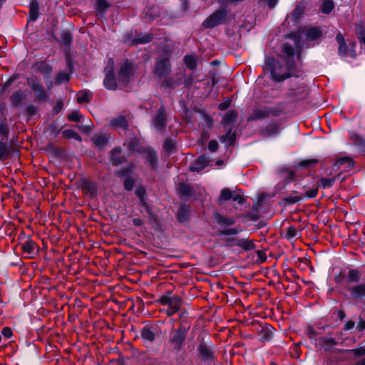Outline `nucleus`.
Wrapping results in <instances>:
<instances>
[{"mask_svg": "<svg viewBox=\"0 0 365 365\" xmlns=\"http://www.w3.org/2000/svg\"><path fill=\"white\" fill-rule=\"evenodd\" d=\"M262 132L266 136H271L279 133V128L277 123H272L264 128Z\"/></svg>", "mask_w": 365, "mask_h": 365, "instance_id": "nucleus-30", "label": "nucleus"}, {"mask_svg": "<svg viewBox=\"0 0 365 365\" xmlns=\"http://www.w3.org/2000/svg\"><path fill=\"white\" fill-rule=\"evenodd\" d=\"M320 182L322 187H330L333 185L334 180L331 178H322Z\"/></svg>", "mask_w": 365, "mask_h": 365, "instance_id": "nucleus-56", "label": "nucleus"}, {"mask_svg": "<svg viewBox=\"0 0 365 365\" xmlns=\"http://www.w3.org/2000/svg\"><path fill=\"white\" fill-rule=\"evenodd\" d=\"M128 148L130 149V150H136V151H138V140H135V139H133V140H131L129 143H128Z\"/></svg>", "mask_w": 365, "mask_h": 365, "instance_id": "nucleus-63", "label": "nucleus"}, {"mask_svg": "<svg viewBox=\"0 0 365 365\" xmlns=\"http://www.w3.org/2000/svg\"><path fill=\"white\" fill-rule=\"evenodd\" d=\"M155 128L160 132L165 127V115L163 108H160L153 120Z\"/></svg>", "mask_w": 365, "mask_h": 365, "instance_id": "nucleus-18", "label": "nucleus"}, {"mask_svg": "<svg viewBox=\"0 0 365 365\" xmlns=\"http://www.w3.org/2000/svg\"><path fill=\"white\" fill-rule=\"evenodd\" d=\"M170 71V65L169 63V58L165 54V56L159 58L157 61L155 73L159 77L167 76Z\"/></svg>", "mask_w": 365, "mask_h": 365, "instance_id": "nucleus-7", "label": "nucleus"}, {"mask_svg": "<svg viewBox=\"0 0 365 365\" xmlns=\"http://www.w3.org/2000/svg\"><path fill=\"white\" fill-rule=\"evenodd\" d=\"M237 120V113L235 110H229L225 114L223 123L227 125H230Z\"/></svg>", "mask_w": 365, "mask_h": 365, "instance_id": "nucleus-28", "label": "nucleus"}, {"mask_svg": "<svg viewBox=\"0 0 365 365\" xmlns=\"http://www.w3.org/2000/svg\"><path fill=\"white\" fill-rule=\"evenodd\" d=\"M218 148V143L216 140H211L208 144V149L211 152H215Z\"/></svg>", "mask_w": 365, "mask_h": 365, "instance_id": "nucleus-64", "label": "nucleus"}, {"mask_svg": "<svg viewBox=\"0 0 365 365\" xmlns=\"http://www.w3.org/2000/svg\"><path fill=\"white\" fill-rule=\"evenodd\" d=\"M160 335V329L157 325H147L141 330V337L145 341H153L158 339Z\"/></svg>", "mask_w": 365, "mask_h": 365, "instance_id": "nucleus-6", "label": "nucleus"}, {"mask_svg": "<svg viewBox=\"0 0 365 365\" xmlns=\"http://www.w3.org/2000/svg\"><path fill=\"white\" fill-rule=\"evenodd\" d=\"M21 249L25 254L32 256L36 252L37 245L31 239H27L21 244Z\"/></svg>", "mask_w": 365, "mask_h": 365, "instance_id": "nucleus-19", "label": "nucleus"}, {"mask_svg": "<svg viewBox=\"0 0 365 365\" xmlns=\"http://www.w3.org/2000/svg\"><path fill=\"white\" fill-rule=\"evenodd\" d=\"M215 220L220 225H232L235 223V220L232 218L224 217L220 215H215Z\"/></svg>", "mask_w": 365, "mask_h": 365, "instance_id": "nucleus-40", "label": "nucleus"}, {"mask_svg": "<svg viewBox=\"0 0 365 365\" xmlns=\"http://www.w3.org/2000/svg\"><path fill=\"white\" fill-rule=\"evenodd\" d=\"M308 349H314L320 355L328 356L330 354L335 352L334 345L337 344H312L314 348L309 346V344H305Z\"/></svg>", "mask_w": 365, "mask_h": 365, "instance_id": "nucleus-9", "label": "nucleus"}, {"mask_svg": "<svg viewBox=\"0 0 365 365\" xmlns=\"http://www.w3.org/2000/svg\"><path fill=\"white\" fill-rule=\"evenodd\" d=\"M302 199V195H299L297 192L294 191L290 195L285 197L283 201L289 205L294 204L299 202Z\"/></svg>", "mask_w": 365, "mask_h": 365, "instance_id": "nucleus-32", "label": "nucleus"}, {"mask_svg": "<svg viewBox=\"0 0 365 365\" xmlns=\"http://www.w3.org/2000/svg\"><path fill=\"white\" fill-rule=\"evenodd\" d=\"M63 135L68 138H73L78 141L81 140V137L75 130L71 129H66L63 131Z\"/></svg>", "mask_w": 365, "mask_h": 365, "instance_id": "nucleus-42", "label": "nucleus"}, {"mask_svg": "<svg viewBox=\"0 0 365 365\" xmlns=\"http://www.w3.org/2000/svg\"><path fill=\"white\" fill-rule=\"evenodd\" d=\"M178 192L182 197L187 196L191 193V188L190 186L185 184H180L178 187Z\"/></svg>", "mask_w": 365, "mask_h": 365, "instance_id": "nucleus-43", "label": "nucleus"}, {"mask_svg": "<svg viewBox=\"0 0 365 365\" xmlns=\"http://www.w3.org/2000/svg\"><path fill=\"white\" fill-rule=\"evenodd\" d=\"M111 160L114 165H119L123 162L122 158L120 157V149L115 148L112 150L111 153Z\"/></svg>", "mask_w": 365, "mask_h": 365, "instance_id": "nucleus-36", "label": "nucleus"}, {"mask_svg": "<svg viewBox=\"0 0 365 365\" xmlns=\"http://www.w3.org/2000/svg\"><path fill=\"white\" fill-rule=\"evenodd\" d=\"M190 215V207L182 205L178 210L177 219L180 222H185L188 220Z\"/></svg>", "mask_w": 365, "mask_h": 365, "instance_id": "nucleus-22", "label": "nucleus"}, {"mask_svg": "<svg viewBox=\"0 0 365 365\" xmlns=\"http://www.w3.org/2000/svg\"><path fill=\"white\" fill-rule=\"evenodd\" d=\"M345 290L348 293V299L354 302H360L365 299V282L354 285H346Z\"/></svg>", "mask_w": 365, "mask_h": 365, "instance_id": "nucleus-2", "label": "nucleus"}, {"mask_svg": "<svg viewBox=\"0 0 365 365\" xmlns=\"http://www.w3.org/2000/svg\"><path fill=\"white\" fill-rule=\"evenodd\" d=\"M114 65L113 59L109 58L104 69L105 78L103 80V85L107 89L112 91L117 88V81L114 76Z\"/></svg>", "mask_w": 365, "mask_h": 365, "instance_id": "nucleus-1", "label": "nucleus"}, {"mask_svg": "<svg viewBox=\"0 0 365 365\" xmlns=\"http://www.w3.org/2000/svg\"><path fill=\"white\" fill-rule=\"evenodd\" d=\"M91 98V93L88 91H85L78 96L77 101L79 103L89 102Z\"/></svg>", "mask_w": 365, "mask_h": 365, "instance_id": "nucleus-47", "label": "nucleus"}, {"mask_svg": "<svg viewBox=\"0 0 365 365\" xmlns=\"http://www.w3.org/2000/svg\"><path fill=\"white\" fill-rule=\"evenodd\" d=\"M235 134L232 132V128H229L226 134L220 138L221 142L227 146L232 145L235 143Z\"/></svg>", "mask_w": 365, "mask_h": 365, "instance_id": "nucleus-25", "label": "nucleus"}, {"mask_svg": "<svg viewBox=\"0 0 365 365\" xmlns=\"http://www.w3.org/2000/svg\"><path fill=\"white\" fill-rule=\"evenodd\" d=\"M30 19L32 21H36L38 16V4L36 1H32L30 4V12H29Z\"/></svg>", "mask_w": 365, "mask_h": 365, "instance_id": "nucleus-35", "label": "nucleus"}, {"mask_svg": "<svg viewBox=\"0 0 365 365\" xmlns=\"http://www.w3.org/2000/svg\"><path fill=\"white\" fill-rule=\"evenodd\" d=\"M145 159L146 163L149 166L155 168L157 163V155L156 153L150 149L145 151Z\"/></svg>", "mask_w": 365, "mask_h": 365, "instance_id": "nucleus-27", "label": "nucleus"}, {"mask_svg": "<svg viewBox=\"0 0 365 365\" xmlns=\"http://www.w3.org/2000/svg\"><path fill=\"white\" fill-rule=\"evenodd\" d=\"M172 300V297H170L168 295H163L160 298V303L163 305H169L170 303V301Z\"/></svg>", "mask_w": 365, "mask_h": 365, "instance_id": "nucleus-60", "label": "nucleus"}, {"mask_svg": "<svg viewBox=\"0 0 365 365\" xmlns=\"http://www.w3.org/2000/svg\"><path fill=\"white\" fill-rule=\"evenodd\" d=\"M199 356L200 360L206 361H213L215 359L214 352L206 346V344H200Z\"/></svg>", "mask_w": 365, "mask_h": 365, "instance_id": "nucleus-13", "label": "nucleus"}, {"mask_svg": "<svg viewBox=\"0 0 365 365\" xmlns=\"http://www.w3.org/2000/svg\"><path fill=\"white\" fill-rule=\"evenodd\" d=\"M337 351L340 353H350L352 357V365H365V345L351 349H338Z\"/></svg>", "mask_w": 365, "mask_h": 365, "instance_id": "nucleus-3", "label": "nucleus"}, {"mask_svg": "<svg viewBox=\"0 0 365 365\" xmlns=\"http://www.w3.org/2000/svg\"><path fill=\"white\" fill-rule=\"evenodd\" d=\"M165 83L168 87L174 88L175 86L180 85L181 83V78L177 81H173L171 79H169V80L166 81V82Z\"/></svg>", "mask_w": 365, "mask_h": 365, "instance_id": "nucleus-61", "label": "nucleus"}, {"mask_svg": "<svg viewBox=\"0 0 365 365\" xmlns=\"http://www.w3.org/2000/svg\"><path fill=\"white\" fill-rule=\"evenodd\" d=\"M354 165V161L349 157H343L339 158L333 165L335 170H348Z\"/></svg>", "mask_w": 365, "mask_h": 365, "instance_id": "nucleus-14", "label": "nucleus"}, {"mask_svg": "<svg viewBox=\"0 0 365 365\" xmlns=\"http://www.w3.org/2000/svg\"><path fill=\"white\" fill-rule=\"evenodd\" d=\"M175 147V142L172 139H166L163 144V148L165 151L171 152Z\"/></svg>", "mask_w": 365, "mask_h": 365, "instance_id": "nucleus-51", "label": "nucleus"}, {"mask_svg": "<svg viewBox=\"0 0 365 365\" xmlns=\"http://www.w3.org/2000/svg\"><path fill=\"white\" fill-rule=\"evenodd\" d=\"M298 232L294 226H289L286 229L285 236L288 239H293L297 237Z\"/></svg>", "mask_w": 365, "mask_h": 365, "instance_id": "nucleus-46", "label": "nucleus"}, {"mask_svg": "<svg viewBox=\"0 0 365 365\" xmlns=\"http://www.w3.org/2000/svg\"><path fill=\"white\" fill-rule=\"evenodd\" d=\"M184 62L190 69H193L196 66L195 60L192 56H185L184 57Z\"/></svg>", "mask_w": 365, "mask_h": 365, "instance_id": "nucleus-48", "label": "nucleus"}, {"mask_svg": "<svg viewBox=\"0 0 365 365\" xmlns=\"http://www.w3.org/2000/svg\"><path fill=\"white\" fill-rule=\"evenodd\" d=\"M336 40L339 43V53L340 56L346 57V56H353L352 54L349 53L347 51L344 50V47H346V43L344 38V36L341 33H339L336 36Z\"/></svg>", "mask_w": 365, "mask_h": 365, "instance_id": "nucleus-24", "label": "nucleus"}, {"mask_svg": "<svg viewBox=\"0 0 365 365\" xmlns=\"http://www.w3.org/2000/svg\"><path fill=\"white\" fill-rule=\"evenodd\" d=\"M110 6V4L106 0H96V9L101 14H104Z\"/></svg>", "mask_w": 365, "mask_h": 365, "instance_id": "nucleus-31", "label": "nucleus"}, {"mask_svg": "<svg viewBox=\"0 0 365 365\" xmlns=\"http://www.w3.org/2000/svg\"><path fill=\"white\" fill-rule=\"evenodd\" d=\"M282 51L287 66L289 68H292L294 66L293 58L294 55L293 47L287 43H284L282 47Z\"/></svg>", "mask_w": 365, "mask_h": 365, "instance_id": "nucleus-15", "label": "nucleus"}, {"mask_svg": "<svg viewBox=\"0 0 365 365\" xmlns=\"http://www.w3.org/2000/svg\"><path fill=\"white\" fill-rule=\"evenodd\" d=\"M234 192L227 188L222 190L220 195V200H228L232 199Z\"/></svg>", "mask_w": 365, "mask_h": 365, "instance_id": "nucleus-44", "label": "nucleus"}, {"mask_svg": "<svg viewBox=\"0 0 365 365\" xmlns=\"http://www.w3.org/2000/svg\"><path fill=\"white\" fill-rule=\"evenodd\" d=\"M152 36L150 35H145L143 37L138 38L135 40L136 43H146L151 41Z\"/></svg>", "mask_w": 365, "mask_h": 365, "instance_id": "nucleus-59", "label": "nucleus"}, {"mask_svg": "<svg viewBox=\"0 0 365 365\" xmlns=\"http://www.w3.org/2000/svg\"><path fill=\"white\" fill-rule=\"evenodd\" d=\"M45 351L46 354H48V358H51L53 356H57V353L59 352V349L55 346L54 344H45ZM53 353V354L49 355V354Z\"/></svg>", "mask_w": 365, "mask_h": 365, "instance_id": "nucleus-38", "label": "nucleus"}, {"mask_svg": "<svg viewBox=\"0 0 365 365\" xmlns=\"http://www.w3.org/2000/svg\"><path fill=\"white\" fill-rule=\"evenodd\" d=\"M131 71L132 67L129 63H125L123 65L118 74V81L123 84H126L129 81Z\"/></svg>", "mask_w": 365, "mask_h": 365, "instance_id": "nucleus-12", "label": "nucleus"}, {"mask_svg": "<svg viewBox=\"0 0 365 365\" xmlns=\"http://www.w3.org/2000/svg\"><path fill=\"white\" fill-rule=\"evenodd\" d=\"M24 98V94L20 91L14 92L11 96V101L15 106L19 105Z\"/></svg>", "mask_w": 365, "mask_h": 365, "instance_id": "nucleus-39", "label": "nucleus"}, {"mask_svg": "<svg viewBox=\"0 0 365 365\" xmlns=\"http://www.w3.org/2000/svg\"><path fill=\"white\" fill-rule=\"evenodd\" d=\"M346 277V283L348 284H351V283H357L361 279V274L360 273V272L358 269H351L347 272Z\"/></svg>", "mask_w": 365, "mask_h": 365, "instance_id": "nucleus-21", "label": "nucleus"}, {"mask_svg": "<svg viewBox=\"0 0 365 365\" xmlns=\"http://www.w3.org/2000/svg\"><path fill=\"white\" fill-rule=\"evenodd\" d=\"M61 41L65 45H69L72 41V36L70 32L64 31L61 34Z\"/></svg>", "mask_w": 365, "mask_h": 365, "instance_id": "nucleus-49", "label": "nucleus"}, {"mask_svg": "<svg viewBox=\"0 0 365 365\" xmlns=\"http://www.w3.org/2000/svg\"><path fill=\"white\" fill-rule=\"evenodd\" d=\"M239 232V230L235 228H229L223 231H221V234L224 235H236Z\"/></svg>", "mask_w": 365, "mask_h": 365, "instance_id": "nucleus-62", "label": "nucleus"}, {"mask_svg": "<svg viewBox=\"0 0 365 365\" xmlns=\"http://www.w3.org/2000/svg\"><path fill=\"white\" fill-rule=\"evenodd\" d=\"M134 186V180L130 178H127L124 181V187L127 190H131Z\"/></svg>", "mask_w": 365, "mask_h": 365, "instance_id": "nucleus-58", "label": "nucleus"}, {"mask_svg": "<svg viewBox=\"0 0 365 365\" xmlns=\"http://www.w3.org/2000/svg\"><path fill=\"white\" fill-rule=\"evenodd\" d=\"M322 36V31L317 27L310 28L304 31V36L307 41L317 39Z\"/></svg>", "mask_w": 365, "mask_h": 365, "instance_id": "nucleus-23", "label": "nucleus"}, {"mask_svg": "<svg viewBox=\"0 0 365 365\" xmlns=\"http://www.w3.org/2000/svg\"><path fill=\"white\" fill-rule=\"evenodd\" d=\"M10 153L9 146L5 142L0 141V160L8 158Z\"/></svg>", "mask_w": 365, "mask_h": 365, "instance_id": "nucleus-33", "label": "nucleus"}, {"mask_svg": "<svg viewBox=\"0 0 365 365\" xmlns=\"http://www.w3.org/2000/svg\"><path fill=\"white\" fill-rule=\"evenodd\" d=\"M110 125L115 128L126 129L128 126L125 118L123 115L118 116L110 120Z\"/></svg>", "mask_w": 365, "mask_h": 365, "instance_id": "nucleus-26", "label": "nucleus"}, {"mask_svg": "<svg viewBox=\"0 0 365 365\" xmlns=\"http://www.w3.org/2000/svg\"><path fill=\"white\" fill-rule=\"evenodd\" d=\"M227 16V11L225 9L217 10L208 16L203 22L206 28H213L225 22Z\"/></svg>", "mask_w": 365, "mask_h": 365, "instance_id": "nucleus-4", "label": "nucleus"}, {"mask_svg": "<svg viewBox=\"0 0 365 365\" xmlns=\"http://www.w3.org/2000/svg\"><path fill=\"white\" fill-rule=\"evenodd\" d=\"M27 83L39 100H46L48 98L46 90L36 78L31 77L28 78Z\"/></svg>", "mask_w": 365, "mask_h": 365, "instance_id": "nucleus-8", "label": "nucleus"}, {"mask_svg": "<svg viewBox=\"0 0 365 365\" xmlns=\"http://www.w3.org/2000/svg\"><path fill=\"white\" fill-rule=\"evenodd\" d=\"M356 329L359 331H363L365 330V320L363 319L361 315L359 316L357 324L354 320H347L345 322L343 329L344 331H351Z\"/></svg>", "mask_w": 365, "mask_h": 365, "instance_id": "nucleus-10", "label": "nucleus"}, {"mask_svg": "<svg viewBox=\"0 0 365 365\" xmlns=\"http://www.w3.org/2000/svg\"><path fill=\"white\" fill-rule=\"evenodd\" d=\"M356 33L360 43L365 46V31L361 26L356 27Z\"/></svg>", "mask_w": 365, "mask_h": 365, "instance_id": "nucleus-50", "label": "nucleus"}, {"mask_svg": "<svg viewBox=\"0 0 365 365\" xmlns=\"http://www.w3.org/2000/svg\"><path fill=\"white\" fill-rule=\"evenodd\" d=\"M278 115V110L274 108L263 106L255 108L248 117V120H257L269 117V115Z\"/></svg>", "mask_w": 365, "mask_h": 365, "instance_id": "nucleus-5", "label": "nucleus"}, {"mask_svg": "<svg viewBox=\"0 0 365 365\" xmlns=\"http://www.w3.org/2000/svg\"><path fill=\"white\" fill-rule=\"evenodd\" d=\"M318 163L317 159H308V160H303L300 161L297 165H296L297 168H313L317 165Z\"/></svg>", "mask_w": 365, "mask_h": 365, "instance_id": "nucleus-34", "label": "nucleus"}, {"mask_svg": "<svg viewBox=\"0 0 365 365\" xmlns=\"http://www.w3.org/2000/svg\"><path fill=\"white\" fill-rule=\"evenodd\" d=\"M275 329L271 325L266 324L262 327L259 333L260 340L262 342H266L274 339Z\"/></svg>", "mask_w": 365, "mask_h": 365, "instance_id": "nucleus-16", "label": "nucleus"}, {"mask_svg": "<svg viewBox=\"0 0 365 365\" xmlns=\"http://www.w3.org/2000/svg\"><path fill=\"white\" fill-rule=\"evenodd\" d=\"M38 70L45 76H48L51 73L52 68L49 65L41 62L38 66Z\"/></svg>", "mask_w": 365, "mask_h": 365, "instance_id": "nucleus-45", "label": "nucleus"}, {"mask_svg": "<svg viewBox=\"0 0 365 365\" xmlns=\"http://www.w3.org/2000/svg\"><path fill=\"white\" fill-rule=\"evenodd\" d=\"M1 334L4 337V339H9L13 336V331L9 327H4L1 331Z\"/></svg>", "mask_w": 365, "mask_h": 365, "instance_id": "nucleus-57", "label": "nucleus"}, {"mask_svg": "<svg viewBox=\"0 0 365 365\" xmlns=\"http://www.w3.org/2000/svg\"><path fill=\"white\" fill-rule=\"evenodd\" d=\"M182 302V301L181 298H180L177 296H173V297H172V300L170 301V303L168 305V307L170 309H174V312H178V311H179V309L180 308Z\"/></svg>", "mask_w": 365, "mask_h": 365, "instance_id": "nucleus-37", "label": "nucleus"}, {"mask_svg": "<svg viewBox=\"0 0 365 365\" xmlns=\"http://www.w3.org/2000/svg\"><path fill=\"white\" fill-rule=\"evenodd\" d=\"M229 246H238L246 251L253 250L255 247L254 242L247 239H239L235 243H229Z\"/></svg>", "mask_w": 365, "mask_h": 365, "instance_id": "nucleus-20", "label": "nucleus"}, {"mask_svg": "<svg viewBox=\"0 0 365 365\" xmlns=\"http://www.w3.org/2000/svg\"><path fill=\"white\" fill-rule=\"evenodd\" d=\"M188 328L180 325L176 330H173L171 334L172 342H183L186 339Z\"/></svg>", "mask_w": 365, "mask_h": 365, "instance_id": "nucleus-11", "label": "nucleus"}, {"mask_svg": "<svg viewBox=\"0 0 365 365\" xmlns=\"http://www.w3.org/2000/svg\"><path fill=\"white\" fill-rule=\"evenodd\" d=\"M209 163V158L206 155H201L192 164L190 170L195 172H200Z\"/></svg>", "mask_w": 365, "mask_h": 365, "instance_id": "nucleus-17", "label": "nucleus"}, {"mask_svg": "<svg viewBox=\"0 0 365 365\" xmlns=\"http://www.w3.org/2000/svg\"><path fill=\"white\" fill-rule=\"evenodd\" d=\"M350 139L356 145L364 144L362 138L358 134H356L355 133H350Z\"/></svg>", "mask_w": 365, "mask_h": 365, "instance_id": "nucleus-55", "label": "nucleus"}, {"mask_svg": "<svg viewBox=\"0 0 365 365\" xmlns=\"http://www.w3.org/2000/svg\"><path fill=\"white\" fill-rule=\"evenodd\" d=\"M81 118V115L78 111L74 110L70 113L68 116V119L70 121L78 122Z\"/></svg>", "mask_w": 365, "mask_h": 365, "instance_id": "nucleus-54", "label": "nucleus"}, {"mask_svg": "<svg viewBox=\"0 0 365 365\" xmlns=\"http://www.w3.org/2000/svg\"><path fill=\"white\" fill-rule=\"evenodd\" d=\"M69 80V75L68 73H60L58 74V76H56V82L57 83L60 84V83H62L63 82H66V81H68Z\"/></svg>", "mask_w": 365, "mask_h": 365, "instance_id": "nucleus-53", "label": "nucleus"}, {"mask_svg": "<svg viewBox=\"0 0 365 365\" xmlns=\"http://www.w3.org/2000/svg\"><path fill=\"white\" fill-rule=\"evenodd\" d=\"M145 194V190L143 187H138L136 190H135V195L140 198V201H141V203L145 205V206H147V204L145 203V202L144 201V195Z\"/></svg>", "mask_w": 365, "mask_h": 365, "instance_id": "nucleus-52", "label": "nucleus"}, {"mask_svg": "<svg viewBox=\"0 0 365 365\" xmlns=\"http://www.w3.org/2000/svg\"><path fill=\"white\" fill-rule=\"evenodd\" d=\"M334 9V2L331 0H326L321 6V10L324 14H329Z\"/></svg>", "mask_w": 365, "mask_h": 365, "instance_id": "nucleus-41", "label": "nucleus"}, {"mask_svg": "<svg viewBox=\"0 0 365 365\" xmlns=\"http://www.w3.org/2000/svg\"><path fill=\"white\" fill-rule=\"evenodd\" d=\"M93 142L96 147L103 148L108 142V138L105 135L96 134L93 137Z\"/></svg>", "mask_w": 365, "mask_h": 365, "instance_id": "nucleus-29", "label": "nucleus"}]
</instances>
